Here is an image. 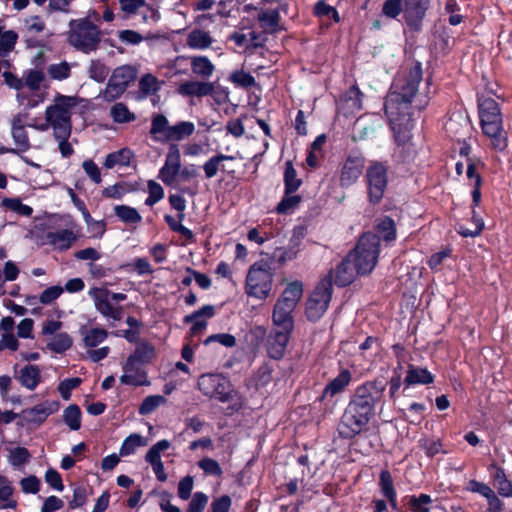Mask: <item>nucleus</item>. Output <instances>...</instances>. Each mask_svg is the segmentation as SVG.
Returning a JSON list of instances; mask_svg holds the SVG:
<instances>
[{"label": "nucleus", "instance_id": "obj_1", "mask_svg": "<svg viewBox=\"0 0 512 512\" xmlns=\"http://www.w3.org/2000/svg\"><path fill=\"white\" fill-rule=\"evenodd\" d=\"M421 79L422 69L420 64H417L410 69L408 79L401 86L400 91L391 92L385 102V113L396 143L393 157L398 161H406L412 153V146L409 142L412 128L410 103L417 92Z\"/></svg>", "mask_w": 512, "mask_h": 512}, {"label": "nucleus", "instance_id": "obj_2", "mask_svg": "<svg viewBox=\"0 0 512 512\" xmlns=\"http://www.w3.org/2000/svg\"><path fill=\"white\" fill-rule=\"evenodd\" d=\"M384 391L385 385L380 381H369L356 388L338 427L341 437L351 439L367 430Z\"/></svg>", "mask_w": 512, "mask_h": 512}, {"label": "nucleus", "instance_id": "obj_3", "mask_svg": "<svg viewBox=\"0 0 512 512\" xmlns=\"http://www.w3.org/2000/svg\"><path fill=\"white\" fill-rule=\"evenodd\" d=\"M79 102L80 99L76 96L58 94L45 110V119L51 125L53 138L58 143L63 158H69L74 154V148L69 142L72 132L71 117Z\"/></svg>", "mask_w": 512, "mask_h": 512}, {"label": "nucleus", "instance_id": "obj_4", "mask_svg": "<svg viewBox=\"0 0 512 512\" xmlns=\"http://www.w3.org/2000/svg\"><path fill=\"white\" fill-rule=\"evenodd\" d=\"M199 390L207 397L215 398L220 402H231L232 412L243 406L242 396L232 388L230 381L221 374H203L198 379Z\"/></svg>", "mask_w": 512, "mask_h": 512}, {"label": "nucleus", "instance_id": "obj_5", "mask_svg": "<svg viewBox=\"0 0 512 512\" xmlns=\"http://www.w3.org/2000/svg\"><path fill=\"white\" fill-rule=\"evenodd\" d=\"M479 114L483 132L491 138L492 145L503 150L506 147V137L502 131V118L498 103L492 98L479 99Z\"/></svg>", "mask_w": 512, "mask_h": 512}, {"label": "nucleus", "instance_id": "obj_6", "mask_svg": "<svg viewBox=\"0 0 512 512\" xmlns=\"http://www.w3.org/2000/svg\"><path fill=\"white\" fill-rule=\"evenodd\" d=\"M67 40L77 50L90 53L97 49L101 40V31L88 18L72 19L69 22Z\"/></svg>", "mask_w": 512, "mask_h": 512}, {"label": "nucleus", "instance_id": "obj_7", "mask_svg": "<svg viewBox=\"0 0 512 512\" xmlns=\"http://www.w3.org/2000/svg\"><path fill=\"white\" fill-rule=\"evenodd\" d=\"M88 295L91 297L94 303V307L111 326L114 323L120 321L124 315V309L119 302L126 300L127 295L124 293H115L107 288L93 287L88 291Z\"/></svg>", "mask_w": 512, "mask_h": 512}, {"label": "nucleus", "instance_id": "obj_8", "mask_svg": "<svg viewBox=\"0 0 512 512\" xmlns=\"http://www.w3.org/2000/svg\"><path fill=\"white\" fill-rule=\"evenodd\" d=\"M358 274L370 273L378 260L379 236L374 233L363 234L354 251L348 254Z\"/></svg>", "mask_w": 512, "mask_h": 512}, {"label": "nucleus", "instance_id": "obj_9", "mask_svg": "<svg viewBox=\"0 0 512 512\" xmlns=\"http://www.w3.org/2000/svg\"><path fill=\"white\" fill-rule=\"evenodd\" d=\"M272 286L273 273L266 262L259 261L250 266L245 281V293L249 297L264 300L269 296Z\"/></svg>", "mask_w": 512, "mask_h": 512}, {"label": "nucleus", "instance_id": "obj_10", "mask_svg": "<svg viewBox=\"0 0 512 512\" xmlns=\"http://www.w3.org/2000/svg\"><path fill=\"white\" fill-rule=\"evenodd\" d=\"M332 297V272L315 287L306 302V316L309 321L319 320L326 312Z\"/></svg>", "mask_w": 512, "mask_h": 512}, {"label": "nucleus", "instance_id": "obj_11", "mask_svg": "<svg viewBox=\"0 0 512 512\" xmlns=\"http://www.w3.org/2000/svg\"><path fill=\"white\" fill-rule=\"evenodd\" d=\"M368 196L371 203H379L387 186V167L380 162H373L366 170Z\"/></svg>", "mask_w": 512, "mask_h": 512}, {"label": "nucleus", "instance_id": "obj_12", "mask_svg": "<svg viewBox=\"0 0 512 512\" xmlns=\"http://www.w3.org/2000/svg\"><path fill=\"white\" fill-rule=\"evenodd\" d=\"M293 329L273 326L267 337V353L270 358L279 360L286 351Z\"/></svg>", "mask_w": 512, "mask_h": 512}, {"label": "nucleus", "instance_id": "obj_13", "mask_svg": "<svg viewBox=\"0 0 512 512\" xmlns=\"http://www.w3.org/2000/svg\"><path fill=\"white\" fill-rule=\"evenodd\" d=\"M181 168V154L176 144H171L160 168L158 178L166 185H173Z\"/></svg>", "mask_w": 512, "mask_h": 512}, {"label": "nucleus", "instance_id": "obj_14", "mask_svg": "<svg viewBox=\"0 0 512 512\" xmlns=\"http://www.w3.org/2000/svg\"><path fill=\"white\" fill-rule=\"evenodd\" d=\"M11 136L16 145L15 148L2 149L1 153L19 154L30 149L28 133L25 129V117L18 114L11 120Z\"/></svg>", "mask_w": 512, "mask_h": 512}, {"label": "nucleus", "instance_id": "obj_15", "mask_svg": "<svg viewBox=\"0 0 512 512\" xmlns=\"http://www.w3.org/2000/svg\"><path fill=\"white\" fill-rule=\"evenodd\" d=\"M364 167V159L359 155H349L343 163L340 173V185L349 187L353 185L360 175Z\"/></svg>", "mask_w": 512, "mask_h": 512}, {"label": "nucleus", "instance_id": "obj_16", "mask_svg": "<svg viewBox=\"0 0 512 512\" xmlns=\"http://www.w3.org/2000/svg\"><path fill=\"white\" fill-rule=\"evenodd\" d=\"M141 365L133 361L132 358H127L123 365V375L120 377V382L125 385L149 386L150 381L147 379V374Z\"/></svg>", "mask_w": 512, "mask_h": 512}, {"label": "nucleus", "instance_id": "obj_17", "mask_svg": "<svg viewBox=\"0 0 512 512\" xmlns=\"http://www.w3.org/2000/svg\"><path fill=\"white\" fill-rule=\"evenodd\" d=\"M171 446L170 442L166 439L160 440L148 450L145 455V460L148 462L153 469V472L157 480L164 482L167 480L165 473L164 464L161 460V452L169 449Z\"/></svg>", "mask_w": 512, "mask_h": 512}, {"label": "nucleus", "instance_id": "obj_18", "mask_svg": "<svg viewBox=\"0 0 512 512\" xmlns=\"http://www.w3.org/2000/svg\"><path fill=\"white\" fill-rule=\"evenodd\" d=\"M429 3L430 0H405L404 17L410 28L419 29Z\"/></svg>", "mask_w": 512, "mask_h": 512}, {"label": "nucleus", "instance_id": "obj_19", "mask_svg": "<svg viewBox=\"0 0 512 512\" xmlns=\"http://www.w3.org/2000/svg\"><path fill=\"white\" fill-rule=\"evenodd\" d=\"M296 307L276 300L272 311V323L275 327L294 329L293 312Z\"/></svg>", "mask_w": 512, "mask_h": 512}, {"label": "nucleus", "instance_id": "obj_20", "mask_svg": "<svg viewBox=\"0 0 512 512\" xmlns=\"http://www.w3.org/2000/svg\"><path fill=\"white\" fill-rule=\"evenodd\" d=\"M79 237V232L72 229L52 231L46 235L48 244L60 251L69 249Z\"/></svg>", "mask_w": 512, "mask_h": 512}, {"label": "nucleus", "instance_id": "obj_21", "mask_svg": "<svg viewBox=\"0 0 512 512\" xmlns=\"http://www.w3.org/2000/svg\"><path fill=\"white\" fill-rule=\"evenodd\" d=\"M215 309L213 305H204L199 310L184 317L185 323H192L190 333L196 335L207 327V319L213 317Z\"/></svg>", "mask_w": 512, "mask_h": 512}, {"label": "nucleus", "instance_id": "obj_22", "mask_svg": "<svg viewBox=\"0 0 512 512\" xmlns=\"http://www.w3.org/2000/svg\"><path fill=\"white\" fill-rule=\"evenodd\" d=\"M59 409V402L57 401H44L35 405L32 408L25 409V418L34 423L44 422L48 416L55 413Z\"/></svg>", "mask_w": 512, "mask_h": 512}, {"label": "nucleus", "instance_id": "obj_23", "mask_svg": "<svg viewBox=\"0 0 512 512\" xmlns=\"http://www.w3.org/2000/svg\"><path fill=\"white\" fill-rule=\"evenodd\" d=\"M135 162V153L128 147L121 148L117 151L109 153L103 163L106 169L115 167H129Z\"/></svg>", "mask_w": 512, "mask_h": 512}, {"label": "nucleus", "instance_id": "obj_24", "mask_svg": "<svg viewBox=\"0 0 512 512\" xmlns=\"http://www.w3.org/2000/svg\"><path fill=\"white\" fill-rule=\"evenodd\" d=\"M356 274L358 273L355 270V265L350 256L347 255L334 272L335 283L341 287L347 286L353 281Z\"/></svg>", "mask_w": 512, "mask_h": 512}, {"label": "nucleus", "instance_id": "obj_25", "mask_svg": "<svg viewBox=\"0 0 512 512\" xmlns=\"http://www.w3.org/2000/svg\"><path fill=\"white\" fill-rule=\"evenodd\" d=\"M215 42L213 37L208 31L202 29H192L186 38V43L189 48L194 50H205L211 47Z\"/></svg>", "mask_w": 512, "mask_h": 512}, {"label": "nucleus", "instance_id": "obj_26", "mask_svg": "<svg viewBox=\"0 0 512 512\" xmlns=\"http://www.w3.org/2000/svg\"><path fill=\"white\" fill-rule=\"evenodd\" d=\"M80 334L83 338V342L85 347L94 348L99 344L103 343L109 333L106 329L94 326H83L80 329Z\"/></svg>", "mask_w": 512, "mask_h": 512}, {"label": "nucleus", "instance_id": "obj_27", "mask_svg": "<svg viewBox=\"0 0 512 512\" xmlns=\"http://www.w3.org/2000/svg\"><path fill=\"white\" fill-rule=\"evenodd\" d=\"M213 91V84L200 81H186L179 85L178 92L182 96L203 97Z\"/></svg>", "mask_w": 512, "mask_h": 512}, {"label": "nucleus", "instance_id": "obj_28", "mask_svg": "<svg viewBox=\"0 0 512 512\" xmlns=\"http://www.w3.org/2000/svg\"><path fill=\"white\" fill-rule=\"evenodd\" d=\"M351 372L347 369L342 370L334 379H332L324 388L323 398L334 397L343 392L351 382Z\"/></svg>", "mask_w": 512, "mask_h": 512}, {"label": "nucleus", "instance_id": "obj_29", "mask_svg": "<svg viewBox=\"0 0 512 512\" xmlns=\"http://www.w3.org/2000/svg\"><path fill=\"white\" fill-rule=\"evenodd\" d=\"M489 470H494L491 476L498 494L502 497H512V483L507 479L504 469L493 463Z\"/></svg>", "mask_w": 512, "mask_h": 512}, {"label": "nucleus", "instance_id": "obj_30", "mask_svg": "<svg viewBox=\"0 0 512 512\" xmlns=\"http://www.w3.org/2000/svg\"><path fill=\"white\" fill-rule=\"evenodd\" d=\"M301 239L292 237L287 247L277 248L273 253V258L279 263L284 264L297 258L300 252Z\"/></svg>", "mask_w": 512, "mask_h": 512}, {"label": "nucleus", "instance_id": "obj_31", "mask_svg": "<svg viewBox=\"0 0 512 512\" xmlns=\"http://www.w3.org/2000/svg\"><path fill=\"white\" fill-rule=\"evenodd\" d=\"M18 379L22 386L32 391L41 382V371L38 366L28 364L20 370Z\"/></svg>", "mask_w": 512, "mask_h": 512}, {"label": "nucleus", "instance_id": "obj_32", "mask_svg": "<svg viewBox=\"0 0 512 512\" xmlns=\"http://www.w3.org/2000/svg\"><path fill=\"white\" fill-rule=\"evenodd\" d=\"M170 128L168 119L162 114H156L152 117L150 135L155 141L167 142Z\"/></svg>", "mask_w": 512, "mask_h": 512}, {"label": "nucleus", "instance_id": "obj_33", "mask_svg": "<svg viewBox=\"0 0 512 512\" xmlns=\"http://www.w3.org/2000/svg\"><path fill=\"white\" fill-rule=\"evenodd\" d=\"M46 94V91H32L26 90L22 87L17 93V100L25 109L30 110L43 103L46 98Z\"/></svg>", "mask_w": 512, "mask_h": 512}, {"label": "nucleus", "instance_id": "obj_34", "mask_svg": "<svg viewBox=\"0 0 512 512\" xmlns=\"http://www.w3.org/2000/svg\"><path fill=\"white\" fill-rule=\"evenodd\" d=\"M303 295V283L301 281L289 282L277 300L297 307Z\"/></svg>", "mask_w": 512, "mask_h": 512}, {"label": "nucleus", "instance_id": "obj_35", "mask_svg": "<svg viewBox=\"0 0 512 512\" xmlns=\"http://www.w3.org/2000/svg\"><path fill=\"white\" fill-rule=\"evenodd\" d=\"M434 381L433 375L424 368L416 367L414 365H410L407 370V375L405 377V383L408 385H418V384H430Z\"/></svg>", "mask_w": 512, "mask_h": 512}, {"label": "nucleus", "instance_id": "obj_36", "mask_svg": "<svg viewBox=\"0 0 512 512\" xmlns=\"http://www.w3.org/2000/svg\"><path fill=\"white\" fill-rule=\"evenodd\" d=\"M233 159V156L224 154H217L212 156L203 164L205 177L208 179L215 177L219 171L224 170L223 162Z\"/></svg>", "mask_w": 512, "mask_h": 512}, {"label": "nucleus", "instance_id": "obj_37", "mask_svg": "<svg viewBox=\"0 0 512 512\" xmlns=\"http://www.w3.org/2000/svg\"><path fill=\"white\" fill-rule=\"evenodd\" d=\"M195 131V125L190 121H181L172 125L169 129L168 141H181L191 136Z\"/></svg>", "mask_w": 512, "mask_h": 512}, {"label": "nucleus", "instance_id": "obj_38", "mask_svg": "<svg viewBox=\"0 0 512 512\" xmlns=\"http://www.w3.org/2000/svg\"><path fill=\"white\" fill-rule=\"evenodd\" d=\"M137 76V70L135 67L131 65H123L120 67H117L111 76V79L116 81L118 84H121L126 89L129 86L131 82H133L136 79Z\"/></svg>", "mask_w": 512, "mask_h": 512}, {"label": "nucleus", "instance_id": "obj_39", "mask_svg": "<svg viewBox=\"0 0 512 512\" xmlns=\"http://www.w3.org/2000/svg\"><path fill=\"white\" fill-rule=\"evenodd\" d=\"M19 273L17 264L11 260L5 262L3 269L0 268V296L6 293L5 283L15 281Z\"/></svg>", "mask_w": 512, "mask_h": 512}, {"label": "nucleus", "instance_id": "obj_40", "mask_svg": "<svg viewBox=\"0 0 512 512\" xmlns=\"http://www.w3.org/2000/svg\"><path fill=\"white\" fill-rule=\"evenodd\" d=\"M1 207L24 217H30L33 213V208L24 204L18 197L4 198L1 201Z\"/></svg>", "mask_w": 512, "mask_h": 512}, {"label": "nucleus", "instance_id": "obj_41", "mask_svg": "<svg viewBox=\"0 0 512 512\" xmlns=\"http://www.w3.org/2000/svg\"><path fill=\"white\" fill-rule=\"evenodd\" d=\"M115 215L125 224H137L142 221V216L133 207L116 205L113 208Z\"/></svg>", "mask_w": 512, "mask_h": 512}, {"label": "nucleus", "instance_id": "obj_42", "mask_svg": "<svg viewBox=\"0 0 512 512\" xmlns=\"http://www.w3.org/2000/svg\"><path fill=\"white\" fill-rule=\"evenodd\" d=\"M191 69L198 76L208 78L214 72V65L205 56H195L191 58Z\"/></svg>", "mask_w": 512, "mask_h": 512}, {"label": "nucleus", "instance_id": "obj_43", "mask_svg": "<svg viewBox=\"0 0 512 512\" xmlns=\"http://www.w3.org/2000/svg\"><path fill=\"white\" fill-rule=\"evenodd\" d=\"M110 116L114 122L119 124L132 122L136 118L135 114L122 102L116 103L111 107Z\"/></svg>", "mask_w": 512, "mask_h": 512}, {"label": "nucleus", "instance_id": "obj_44", "mask_svg": "<svg viewBox=\"0 0 512 512\" xmlns=\"http://www.w3.org/2000/svg\"><path fill=\"white\" fill-rule=\"evenodd\" d=\"M155 356V349L152 345L147 342L138 343L136 349L133 354H131L128 358H132L133 361H136L140 364H145L150 362Z\"/></svg>", "mask_w": 512, "mask_h": 512}, {"label": "nucleus", "instance_id": "obj_45", "mask_svg": "<svg viewBox=\"0 0 512 512\" xmlns=\"http://www.w3.org/2000/svg\"><path fill=\"white\" fill-rule=\"evenodd\" d=\"M279 12L276 9H265L259 12L258 20L261 27L267 31H274L279 24Z\"/></svg>", "mask_w": 512, "mask_h": 512}, {"label": "nucleus", "instance_id": "obj_46", "mask_svg": "<svg viewBox=\"0 0 512 512\" xmlns=\"http://www.w3.org/2000/svg\"><path fill=\"white\" fill-rule=\"evenodd\" d=\"M285 194L294 193L301 185V180L297 178L296 170L291 162L286 163L284 172Z\"/></svg>", "mask_w": 512, "mask_h": 512}, {"label": "nucleus", "instance_id": "obj_47", "mask_svg": "<svg viewBox=\"0 0 512 512\" xmlns=\"http://www.w3.org/2000/svg\"><path fill=\"white\" fill-rule=\"evenodd\" d=\"M380 487L383 495L391 502L392 505H395L396 491L393 486L391 474L387 470H383L380 474Z\"/></svg>", "mask_w": 512, "mask_h": 512}, {"label": "nucleus", "instance_id": "obj_48", "mask_svg": "<svg viewBox=\"0 0 512 512\" xmlns=\"http://www.w3.org/2000/svg\"><path fill=\"white\" fill-rule=\"evenodd\" d=\"M167 402L166 398L162 395L147 396L139 406L140 415H148L154 412L158 407Z\"/></svg>", "mask_w": 512, "mask_h": 512}, {"label": "nucleus", "instance_id": "obj_49", "mask_svg": "<svg viewBox=\"0 0 512 512\" xmlns=\"http://www.w3.org/2000/svg\"><path fill=\"white\" fill-rule=\"evenodd\" d=\"M63 420L71 430L81 427V411L77 405L68 406L63 412Z\"/></svg>", "mask_w": 512, "mask_h": 512}, {"label": "nucleus", "instance_id": "obj_50", "mask_svg": "<svg viewBox=\"0 0 512 512\" xmlns=\"http://www.w3.org/2000/svg\"><path fill=\"white\" fill-rule=\"evenodd\" d=\"M0 502H2L1 508L15 509L17 502L12 498L13 487L7 483L4 478H0Z\"/></svg>", "mask_w": 512, "mask_h": 512}, {"label": "nucleus", "instance_id": "obj_51", "mask_svg": "<svg viewBox=\"0 0 512 512\" xmlns=\"http://www.w3.org/2000/svg\"><path fill=\"white\" fill-rule=\"evenodd\" d=\"M143 437L139 434L129 435L120 447V456H128L133 454L138 447L143 446Z\"/></svg>", "mask_w": 512, "mask_h": 512}, {"label": "nucleus", "instance_id": "obj_52", "mask_svg": "<svg viewBox=\"0 0 512 512\" xmlns=\"http://www.w3.org/2000/svg\"><path fill=\"white\" fill-rule=\"evenodd\" d=\"M44 80V74L38 70H30L26 73L23 81V88L32 91H42L40 89Z\"/></svg>", "mask_w": 512, "mask_h": 512}, {"label": "nucleus", "instance_id": "obj_53", "mask_svg": "<svg viewBox=\"0 0 512 512\" xmlns=\"http://www.w3.org/2000/svg\"><path fill=\"white\" fill-rule=\"evenodd\" d=\"M72 345V339L67 333L55 335L48 343V348L54 352L62 353L68 350Z\"/></svg>", "mask_w": 512, "mask_h": 512}, {"label": "nucleus", "instance_id": "obj_54", "mask_svg": "<svg viewBox=\"0 0 512 512\" xmlns=\"http://www.w3.org/2000/svg\"><path fill=\"white\" fill-rule=\"evenodd\" d=\"M18 35L13 30L4 31L0 36V56H6L16 45Z\"/></svg>", "mask_w": 512, "mask_h": 512}, {"label": "nucleus", "instance_id": "obj_55", "mask_svg": "<svg viewBox=\"0 0 512 512\" xmlns=\"http://www.w3.org/2000/svg\"><path fill=\"white\" fill-rule=\"evenodd\" d=\"M149 196L145 200L147 206H153L164 198V189L154 180L147 183Z\"/></svg>", "mask_w": 512, "mask_h": 512}, {"label": "nucleus", "instance_id": "obj_56", "mask_svg": "<svg viewBox=\"0 0 512 512\" xmlns=\"http://www.w3.org/2000/svg\"><path fill=\"white\" fill-rule=\"evenodd\" d=\"M109 68L99 60H92L89 66V76L97 82H103L108 74Z\"/></svg>", "mask_w": 512, "mask_h": 512}, {"label": "nucleus", "instance_id": "obj_57", "mask_svg": "<svg viewBox=\"0 0 512 512\" xmlns=\"http://www.w3.org/2000/svg\"><path fill=\"white\" fill-rule=\"evenodd\" d=\"M125 91L126 88L124 86L118 84L116 81L110 78L105 90L102 93V97L105 101L112 102L121 97Z\"/></svg>", "mask_w": 512, "mask_h": 512}, {"label": "nucleus", "instance_id": "obj_58", "mask_svg": "<svg viewBox=\"0 0 512 512\" xmlns=\"http://www.w3.org/2000/svg\"><path fill=\"white\" fill-rule=\"evenodd\" d=\"M432 499L427 494H420L419 496H411L409 499V506L413 512H430L429 505Z\"/></svg>", "mask_w": 512, "mask_h": 512}, {"label": "nucleus", "instance_id": "obj_59", "mask_svg": "<svg viewBox=\"0 0 512 512\" xmlns=\"http://www.w3.org/2000/svg\"><path fill=\"white\" fill-rule=\"evenodd\" d=\"M198 467L203 470L206 475L220 477L223 474V470L220 464L209 457L203 458L198 462Z\"/></svg>", "mask_w": 512, "mask_h": 512}, {"label": "nucleus", "instance_id": "obj_60", "mask_svg": "<svg viewBox=\"0 0 512 512\" xmlns=\"http://www.w3.org/2000/svg\"><path fill=\"white\" fill-rule=\"evenodd\" d=\"M401 12H404L402 0H386L382 6V13L388 18L396 19Z\"/></svg>", "mask_w": 512, "mask_h": 512}, {"label": "nucleus", "instance_id": "obj_61", "mask_svg": "<svg viewBox=\"0 0 512 512\" xmlns=\"http://www.w3.org/2000/svg\"><path fill=\"white\" fill-rule=\"evenodd\" d=\"M379 238L382 237L386 241L394 240L396 237V231L394 227V221L388 217L382 219L377 225Z\"/></svg>", "mask_w": 512, "mask_h": 512}, {"label": "nucleus", "instance_id": "obj_62", "mask_svg": "<svg viewBox=\"0 0 512 512\" xmlns=\"http://www.w3.org/2000/svg\"><path fill=\"white\" fill-rule=\"evenodd\" d=\"M139 88L145 95H152L160 89V82L153 75L146 74L140 79Z\"/></svg>", "mask_w": 512, "mask_h": 512}, {"label": "nucleus", "instance_id": "obj_63", "mask_svg": "<svg viewBox=\"0 0 512 512\" xmlns=\"http://www.w3.org/2000/svg\"><path fill=\"white\" fill-rule=\"evenodd\" d=\"M229 79L236 86L243 88H250L255 85V78L243 70L234 71Z\"/></svg>", "mask_w": 512, "mask_h": 512}, {"label": "nucleus", "instance_id": "obj_64", "mask_svg": "<svg viewBox=\"0 0 512 512\" xmlns=\"http://www.w3.org/2000/svg\"><path fill=\"white\" fill-rule=\"evenodd\" d=\"M71 68L67 62L51 64L48 67V74L52 79L64 80L70 76Z\"/></svg>", "mask_w": 512, "mask_h": 512}]
</instances>
